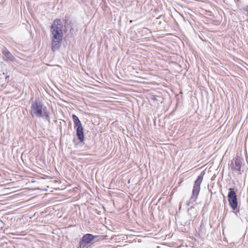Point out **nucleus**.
Returning <instances> with one entry per match:
<instances>
[{
	"label": "nucleus",
	"instance_id": "nucleus-7",
	"mask_svg": "<svg viewBox=\"0 0 248 248\" xmlns=\"http://www.w3.org/2000/svg\"><path fill=\"white\" fill-rule=\"evenodd\" d=\"M2 53L3 55V58L5 61H13L14 60V56L6 48H4L2 50Z\"/></svg>",
	"mask_w": 248,
	"mask_h": 248
},
{
	"label": "nucleus",
	"instance_id": "nucleus-2",
	"mask_svg": "<svg viewBox=\"0 0 248 248\" xmlns=\"http://www.w3.org/2000/svg\"><path fill=\"white\" fill-rule=\"evenodd\" d=\"M202 180L203 176L200 175L198 176L196 180L195 181L192 190V195L189 201L186 203L187 206H189L190 204H192L196 202L200 191V186Z\"/></svg>",
	"mask_w": 248,
	"mask_h": 248
},
{
	"label": "nucleus",
	"instance_id": "nucleus-12",
	"mask_svg": "<svg viewBox=\"0 0 248 248\" xmlns=\"http://www.w3.org/2000/svg\"><path fill=\"white\" fill-rule=\"evenodd\" d=\"M247 11H248V7H247Z\"/></svg>",
	"mask_w": 248,
	"mask_h": 248
},
{
	"label": "nucleus",
	"instance_id": "nucleus-10",
	"mask_svg": "<svg viewBox=\"0 0 248 248\" xmlns=\"http://www.w3.org/2000/svg\"><path fill=\"white\" fill-rule=\"evenodd\" d=\"M44 113H43V117H45L46 119H48L49 118V113L47 111H45V109H43Z\"/></svg>",
	"mask_w": 248,
	"mask_h": 248
},
{
	"label": "nucleus",
	"instance_id": "nucleus-6",
	"mask_svg": "<svg viewBox=\"0 0 248 248\" xmlns=\"http://www.w3.org/2000/svg\"><path fill=\"white\" fill-rule=\"evenodd\" d=\"M228 202L231 208L233 210L236 209L238 206V202L237 200L236 194L233 189H230V191L228 193Z\"/></svg>",
	"mask_w": 248,
	"mask_h": 248
},
{
	"label": "nucleus",
	"instance_id": "nucleus-9",
	"mask_svg": "<svg viewBox=\"0 0 248 248\" xmlns=\"http://www.w3.org/2000/svg\"><path fill=\"white\" fill-rule=\"evenodd\" d=\"M151 99L153 100L154 101L157 102L158 104H161L164 101V98L160 96H154L153 97L151 98Z\"/></svg>",
	"mask_w": 248,
	"mask_h": 248
},
{
	"label": "nucleus",
	"instance_id": "nucleus-5",
	"mask_svg": "<svg viewBox=\"0 0 248 248\" xmlns=\"http://www.w3.org/2000/svg\"><path fill=\"white\" fill-rule=\"evenodd\" d=\"M31 113L38 117H43V105L39 101H35L31 106Z\"/></svg>",
	"mask_w": 248,
	"mask_h": 248
},
{
	"label": "nucleus",
	"instance_id": "nucleus-11",
	"mask_svg": "<svg viewBox=\"0 0 248 248\" xmlns=\"http://www.w3.org/2000/svg\"><path fill=\"white\" fill-rule=\"evenodd\" d=\"M132 21H133L132 20H130V22H131V23L132 22Z\"/></svg>",
	"mask_w": 248,
	"mask_h": 248
},
{
	"label": "nucleus",
	"instance_id": "nucleus-8",
	"mask_svg": "<svg viewBox=\"0 0 248 248\" xmlns=\"http://www.w3.org/2000/svg\"><path fill=\"white\" fill-rule=\"evenodd\" d=\"M232 169L233 170L237 171L239 174L241 173V163L240 161H235L234 164L233 165L232 163Z\"/></svg>",
	"mask_w": 248,
	"mask_h": 248
},
{
	"label": "nucleus",
	"instance_id": "nucleus-1",
	"mask_svg": "<svg viewBox=\"0 0 248 248\" xmlns=\"http://www.w3.org/2000/svg\"><path fill=\"white\" fill-rule=\"evenodd\" d=\"M62 28L63 25L60 19L54 20L51 27V49L53 51L58 50L61 46L63 37Z\"/></svg>",
	"mask_w": 248,
	"mask_h": 248
},
{
	"label": "nucleus",
	"instance_id": "nucleus-4",
	"mask_svg": "<svg viewBox=\"0 0 248 248\" xmlns=\"http://www.w3.org/2000/svg\"><path fill=\"white\" fill-rule=\"evenodd\" d=\"M72 119L74 124L77 126V136L80 142H83L84 139L82 124L78 118L75 114L72 115Z\"/></svg>",
	"mask_w": 248,
	"mask_h": 248
},
{
	"label": "nucleus",
	"instance_id": "nucleus-3",
	"mask_svg": "<svg viewBox=\"0 0 248 248\" xmlns=\"http://www.w3.org/2000/svg\"><path fill=\"white\" fill-rule=\"evenodd\" d=\"M97 237V236L93 235L91 233H87L84 235L79 242L80 248H87L93 243V241Z\"/></svg>",
	"mask_w": 248,
	"mask_h": 248
}]
</instances>
